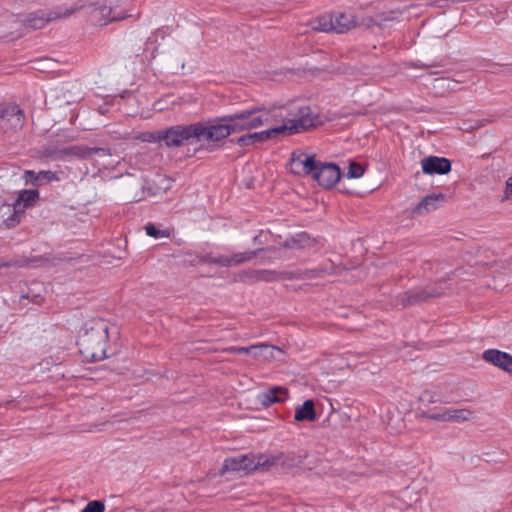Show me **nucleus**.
I'll return each mask as SVG.
<instances>
[{
	"label": "nucleus",
	"instance_id": "nucleus-1",
	"mask_svg": "<svg viewBox=\"0 0 512 512\" xmlns=\"http://www.w3.org/2000/svg\"><path fill=\"white\" fill-rule=\"evenodd\" d=\"M319 122L318 117L313 115L309 106H301L292 118H284L282 125L251 134L255 144H257L270 139H277L280 136L299 133L316 126Z\"/></svg>",
	"mask_w": 512,
	"mask_h": 512
},
{
	"label": "nucleus",
	"instance_id": "nucleus-2",
	"mask_svg": "<svg viewBox=\"0 0 512 512\" xmlns=\"http://www.w3.org/2000/svg\"><path fill=\"white\" fill-rule=\"evenodd\" d=\"M281 462V465L294 466L301 463V460L296 458H286L281 454L279 456L267 457L265 455L255 456L254 454H245L236 457H230L225 459L221 473L226 472H238L248 474L251 471L262 469L268 470L270 467L277 465Z\"/></svg>",
	"mask_w": 512,
	"mask_h": 512
},
{
	"label": "nucleus",
	"instance_id": "nucleus-3",
	"mask_svg": "<svg viewBox=\"0 0 512 512\" xmlns=\"http://www.w3.org/2000/svg\"><path fill=\"white\" fill-rule=\"evenodd\" d=\"M278 111L279 108L266 109L262 107H252L225 115L223 116V120L230 122L231 126L235 125V127H237L235 133H240L276 121L278 117H282V114L278 113Z\"/></svg>",
	"mask_w": 512,
	"mask_h": 512
},
{
	"label": "nucleus",
	"instance_id": "nucleus-4",
	"mask_svg": "<svg viewBox=\"0 0 512 512\" xmlns=\"http://www.w3.org/2000/svg\"><path fill=\"white\" fill-rule=\"evenodd\" d=\"M107 339L108 326L104 322L96 323L79 337V351L86 360H102L106 357Z\"/></svg>",
	"mask_w": 512,
	"mask_h": 512
},
{
	"label": "nucleus",
	"instance_id": "nucleus-5",
	"mask_svg": "<svg viewBox=\"0 0 512 512\" xmlns=\"http://www.w3.org/2000/svg\"><path fill=\"white\" fill-rule=\"evenodd\" d=\"M86 2L80 0V3H76L70 7L59 6L49 12L45 11H37L29 14L28 16H18L17 21L22 23L25 27L31 29H42L45 25L51 21H55L58 19H65L70 17L75 12L80 9L86 7Z\"/></svg>",
	"mask_w": 512,
	"mask_h": 512
},
{
	"label": "nucleus",
	"instance_id": "nucleus-6",
	"mask_svg": "<svg viewBox=\"0 0 512 512\" xmlns=\"http://www.w3.org/2000/svg\"><path fill=\"white\" fill-rule=\"evenodd\" d=\"M197 141L205 139L211 142L221 141L228 136L235 134L237 127L231 126L230 122H225L222 117L209 119L205 122H195Z\"/></svg>",
	"mask_w": 512,
	"mask_h": 512
},
{
	"label": "nucleus",
	"instance_id": "nucleus-7",
	"mask_svg": "<svg viewBox=\"0 0 512 512\" xmlns=\"http://www.w3.org/2000/svg\"><path fill=\"white\" fill-rule=\"evenodd\" d=\"M195 123L173 125L162 129V146L173 149L192 145L197 141Z\"/></svg>",
	"mask_w": 512,
	"mask_h": 512
},
{
	"label": "nucleus",
	"instance_id": "nucleus-8",
	"mask_svg": "<svg viewBox=\"0 0 512 512\" xmlns=\"http://www.w3.org/2000/svg\"><path fill=\"white\" fill-rule=\"evenodd\" d=\"M109 5L106 3H89L90 8L89 16L90 20L98 25H106L113 21H119L127 18L129 15L122 9H119V5L116 2L119 0H108Z\"/></svg>",
	"mask_w": 512,
	"mask_h": 512
},
{
	"label": "nucleus",
	"instance_id": "nucleus-9",
	"mask_svg": "<svg viewBox=\"0 0 512 512\" xmlns=\"http://www.w3.org/2000/svg\"><path fill=\"white\" fill-rule=\"evenodd\" d=\"M25 122L23 110L17 104H0V129L5 134H13L22 129Z\"/></svg>",
	"mask_w": 512,
	"mask_h": 512
},
{
	"label": "nucleus",
	"instance_id": "nucleus-10",
	"mask_svg": "<svg viewBox=\"0 0 512 512\" xmlns=\"http://www.w3.org/2000/svg\"><path fill=\"white\" fill-rule=\"evenodd\" d=\"M441 291L436 287L427 286L425 288H416L400 293L396 296L397 304L403 308L414 306L427 301L430 298L439 297Z\"/></svg>",
	"mask_w": 512,
	"mask_h": 512
},
{
	"label": "nucleus",
	"instance_id": "nucleus-11",
	"mask_svg": "<svg viewBox=\"0 0 512 512\" xmlns=\"http://www.w3.org/2000/svg\"><path fill=\"white\" fill-rule=\"evenodd\" d=\"M317 183L326 188H332L341 178L340 168L334 163L318 161L311 176Z\"/></svg>",
	"mask_w": 512,
	"mask_h": 512
},
{
	"label": "nucleus",
	"instance_id": "nucleus-12",
	"mask_svg": "<svg viewBox=\"0 0 512 512\" xmlns=\"http://www.w3.org/2000/svg\"><path fill=\"white\" fill-rule=\"evenodd\" d=\"M442 397L437 392L426 389L418 397L417 413L424 418L437 420L439 407H431L432 404L441 403Z\"/></svg>",
	"mask_w": 512,
	"mask_h": 512
},
{
	"label": "nucleus",
	"instance_id": "nucleus-13",
	"mask_svg": "<svg viewBox=\"0 0 512 512\" xmlns=\"http://www.w3.org/2000/svg\"><path fill=\"white\" fill-rule=\"evenodd\" d=\"M318 161L314 156L307 155L303 152H293L290 162V171L296 175L312 176Z\"/></svg>",
	"mask_w": 512,
	"mask_h": 512
},
{
	"label": "nucleus",
	"instance_id": "nucleus-14",
	"mask_svg": "<svg viewBox=\"0 0 512 512\" xmlns=\"http://www.w3.org/2000/svg\"><path fill=\"white\" fill-rule=\"evenodd\" d=\"M482 358L489 364L512 375V355L498 349H487L483 352Z\"/></svg>",
	"mask_w": 512,
	"mask_h": 512
},
{
	"label": "nucleus",
	"instance_id": "nucleus-15",
	"mask_svg": "<svg viewBox=\"0 0 512 512\" xmlns=\"http://www.w3.org/2000/svg\"><path fill=\"white\" fill-rule=\"evenodd\" d=\"M421 166L427 175H445L451 171V161L445 157L428 156L422 159Z\"/></svg>",
	"mask_w": 512,
	"mask_h": 512
},
{
	"label": "nucleus",
	"instance_id": "nucleus-16",
	"mask_svg": "<svg viewBox=\"0 0 512 512\" xmlns=\"http://www.w3.org/2000/svg\"><path fill=\"white\" fill-rule=\"evenodd\" d=\"M446 200V195L429 194L425 196L412 210L413 215H424L439 208Z\"/></svg>",
	"mask_w": 512,
	"mask_h": 512
},
{
	"label": "nucleus",
	"instance_id": "nucleus-17",
	"mask_svg": "<svg viewBox=\"0 0 512 512\" xmlns=\"http://www.w3.org/2000/svg\"><path fill=\"white\" fill-rule=\"evenodd\" d=\"M253 350V358L267 362L272 360L280 361L284 355V352L281 348L266 343L256 344Z\"/></svg>",
	"mask_w": 512,
	"mask_h": 512
},
{
	"label": "nucleus",
	"instance_id": "nucleus-18",
	"mask_svg": "<svg viewBox=\"0 0 512 512\" xmlns=\"http://www.w3.org/2000/svg\"><path fill=\"white\" fill-rule=\"evenodd\" d=\"M46 155L55 158H63L65 156H75L81 159H88L91 157L90 147L84 145H75L63 148L56 151L52 148L46 149Z\"/></svg>",
	"mask_w": 512,
	"mask_h": 512
},
{
	"label": "nucleus",
	"instance_id": "nucleus-19",
	"mask_svg": "<svg viewBox=\"0 0 512 512\" xmlns=\"http://www.w3.org/2000/svg\"><path fill=\"white\" fill-rule=\"evenodd\" d=\"M260 251H261V249H257V250H254V251H247V252H244V253H236L232 257L219 256V257H216V258H211V259H209L207 261L210 262V263L219 264V265L224 266V267H229V266H232V265H238V264H242L244 262L250 261L251 259L256 257V255Z\"/></svg>",
	"mask_w": 512,
	"mask_h": 512
},
{
	"label": "nucleus",
	"instance_id": "nucleus-20",
	"mask_svg": "<svg viewBox=\"0 0 512 512\" xmlns=\"http://www.w3.org/2000/svg\"><path fill=\"white\" fill-rule=\"evenodd\" d=\"M473 412L469 409H440L437 421L464 422L472 418Z\"/></svg>",
	"mask_w": 512,
	"mask_h": 512
},
{
	"label": "nucleus",
	"instance_id": "nucleus-21",
	"mask_svg": "<svg viewBox=\"0 0 512 512\" xmlns=\"http://www.w3.org/2000/svg\"><path fill=\"white\" fill-rule=\"evenodd\" d=\"M327 274H331V271L324 267H317L313 269H305V270H296V271H290L285 272L283 275L286 277V279H316V278H322Z\"/></svg>",
	"mask_w": 512,
	"mask_h": 512
},
{
	"label": "nucleus",
	"instance_id": "nucleus-22",
	"mask_svg": "<svg viewBox=\"0 0 512 512\" xmlns=\"http://www.w3.org/2000/svg\"><path fill=\"white\" fill-rule=\"evenodd\" d=\"M294 418L298 422H313L317 419L315 403L312 399H307L301 406L296 407Z\"/></svg>",
	"mask_w": 512,
	"mask_h": 512
},
{
	"label": "nucleus",
	"instance_id": "nucleus-23",
	"mask_svg": "<svg viewBox=\"0 0 512 512\" xmlns=\"http://www.w3.org/2000/svg\"><path fill=\"white\" fill-rule=\"evenodd\" d=\"M315 241L306 232L298 233L285 240L283 246L289 249H305L314 246Z\"/></svg>",
	"mask_w": 512,
	"mask_h": 512
},
{
	"label": "nucleus",
	"instance_id": "nucleus-24",
	"mask_svg": "<svg viewBox=\"0 0 512 512\" xmlns=\"http://www.w3.org/2000/svg\"><path fill=\"white\" fill-rule=\"evenodd\" d=\"M334 32L344 33L354 26V20L350 15L338 13L333 16Z\"/></svg>",
	"mask_w": 512,
	"mask_h": 512
},
{
	"label": "nucleus",
	"instance_id": "nucleus-25",
	"mask_svg": "<svg viewBox=\"0 0 512 512\" xmlns=\"http://www.w3.org/2000/svg\"><path fill=\"white\" fill-rule=\"evenodd\" d=\"M284 390L281 386H272L268 392L260 394L258 400L263 407H269L271 404L280 401L278 393Z\"/></svg>",
	"mask_w": 512,
	"mask_h": 512
},
{
	"label": "nucleus",
	"instance_id": "nucleus-26",
	"mask_svg": "<svg viewBox=\"0 0 512 512\" xmlns=\"http://www.w3.org/2000/svg\"><path fill=\"white\" fill-rule=\"evenodd\" d=\"M39 198L38 190H23L17 197L14 208L22 205L24 208L31 206Z\"/></svg>",
	"mask_w": 512,
	"mask_h": 512
},
{
	"label": "nucleus",
	"instance_id": "nucleus-27",
	"mask_svg": "<svg viewBox=\"0 0 512 512\" xmlns=\"http://www.w3.org/2000/svg\"><path fill=\"white\" fill-rule=\"evenodd\" d=\"M314 29L321 32H334L333 16H322L320 17Z\"/></svg>",
	"mask_w": 512,
	"mask_h": 512
},
{
	"label": "nucleus",
	"instance_id": "nucleus-28",
	"mask_svg": "<svg viewBox=\"0 0 512 512\" xmlns=\"http://www.w3.org/2000/svg\"><path fill=\"white\" fill-rule=\"evenodd\" d=\"M284 273L285 272L278 273L276 271L266 270V269L258 270L256 272L257 278L259 280H263V281H266V282L274 281V280H277L279 278L286 279V277L283 275Z\"/></svg>",
	"mask_w": 512,
	"mask_h": 512
},
{
	"label": "nucleus",
	"instance_id": "nucleus-29",
	"mask_svg": "<svg viewBox=\"0 0 512 512\" xmlns=\"http://www.w3.org/2000/svg\"><path fill=\"white\" fill-rule=\"evenodd\" d=\"M145 231L148 236L155 239L168 238L170 236V232L168 230H161L157 228L153 223L146 224Z\"/></svg>",
	"mask_w": 512,
	"mask_h": 512
},
{
	"label": "nucleus",
	"instance_id": "nucleus-30",
	"mask_svg": "<svg viewBox=\"0 0 512 512\" xmlns=\"http://www.w3.org/2000/svg\"><path fill=\"white\" fill-rule=\"evenodd\" d=\"M29 261L21 258H12L9 260L0 259V269L5 267H27Z\"/></svg>",
	"mask_w": 512,
	"mask_h": 512
},
{
	"label": "nucleus",
	"instance_id": "nucleus-31",
	"mask_svg": "<svg viewBox=\"0 0 512 512\" xmlns=\"http://www.w3.org/2000/svg\"><path fill=\"white\" fill-rule=\"evenodd\" d=\"M142 140L150 143H159L162 146V129L142 134Z\"/></svg>",
	"mask_w": 512,
	"mask_h": 512
},
{
	"label": "nucleus",
	"instance_id": "nucleus-32",
	"mask_svg": "<svg viewBox=\"0 0 512 512\" xmlns=\"http://www.w3.org/2000/svg\"><path fill=\"white\" fill-rule=\"evenodd\" d=\"M364 174V168L357 162H351L348 167V178H360Z\"/></svg>",
	"mask_w": 512,
	"mask_h": 512
},
{
	"label": "nucleus",
	"instance_id": "nucleus-33",
	"mask_svg": "<svg viewBox=\"0 0 512 512\" xmlns=\"http://www.w3.org/2000/svg\"><path fill=\"white\" fill-rule=\"evenodd\" d=\"M37 177L38 186L50 183L51 181L57 179L55 173L52 171H40L37 173Z\"/></svg>",
	"mask_w": 512,
	"mask_h": 512
},
{
	"label": "nucleus",
	"instance_id": "nucleus-34",
	"mask_svg": "<svg viewBox=\"0 0 512 512\" xmlns=\"http://www.w3.org/2000/svg\"><path fill=\"white\" fill-rule=\"evenodd\" d=\"M105 505L103 501L100 500H93L90 501L85 508L82 510V512H104Z\"/></svg>",
	"mask_w": 512,
	"mask_h": 512
},
{
	"label": "nucleus",
	"instance_id": "nucleus-35",
	"mask_svg": "<svg viewBox=\"0 0 512 512\" xmlns=\"http://www.w3.org/2000/svg\"><path fill=\"white\" fill-rule=\"evenodd\" d=\"M236 143L239 145V146H251V145H255V142L253 140V137H252V134H246V135H242L240 136Z\"/></svg>",
	"mask_w": 512,
	"mask_h": 512
},
{
	"label": "nucleus",
	"instance_id": "nucleus-36",
	"mask_svg": "<svg viewBox=\"0 0 512 512\" xmlns=\"http://www.w3.org/2000/svg\"><path fill=\"white\" fill-rule=\"evenodd\" d=\"M91 150V156L94 154H98L101 156H110L111 151L109 148H103V147H90Z\"/></svg>",
	"mask_w": 512,
	"mask_h": 512
},
{
	"label": "nucleus",
	"instance_id": "nucleus-37",
	"mask_svg": "<svg viewBox=\"0 0 512 512\" xmlns=\"http://www.w3.org/2000/svg\"><path fill=\"white\" fill-rule=\"evenodd\" d=\"M25 179H26V182H30L32 183L33 185H37L38 186V183H37V173L32 171V170H28L25 172Z\"/></svg>",
	"mask_w": 512,
	"mask_h": 512
},
{
	"label": "nucleus",
	"instance_id": "nucleus-38",
	"mask_svg": "<svg viewBox=\"0 0 512 512\" xmlns=\"http://www.w3.org/2000/svg\"><path fill=\"white\" fill-rule=\"evenodd\" d=\"M255 345H251L249 347H239L237 348V354H250L253 356Z\"/></svg>",
	"mask_w": 512,
	"mask_h": 512
},
{
	"label": "nucleus",
	"instance_id": "nucleus-39",
	"mask_svg": "<svg viewBox=\"0 0 512 512\" xmlns=\"http://www.w3.org/2000/svg\"><path fill=\"white\" fill-rule=\"evenodd\" d=\"M505 198L512 197V176L509 177L506 181V188H505Z\"/></svg>",
	"mask_w": 512,
	"mask_h": 512
},
{
	"label": "nucleus",
	"instance_id": "nucleus-40",
	"mask_svg": "<svg viewBox=\"0 0 512 512\" xmlns=\"http://www.w3.org/2000/svg\"><path fill=\"white\" fill-rule=\"evenodd\" d=\"M412 66L415 68H428V67H435L436 64H422L418 61L417 63H413Z\"/></svg>",
	"mask_w": 512,
	"mask_h": 512
},
{
	"label": "nucleus",
	"instance_id": "nucleus-41",
	"mask_svg": "<svg viewBox=\"0 0 512 512\" xmlns=\"http://www.w3.org/2000/svg\"><path fill=\"white\" fill-rule=\"evenodd\" d=\"M17 218H18V216H17V215H14V216H12V217L8 218V219H7V225H8V226H14V225H15V223H19V219H17Z\"/></svg>",
	"mask_w": 512,
	"mask_h": 512
},
{
	"label": "nucleus",
	"instance_id": "nucleus-42",
	"mask_svg": "<svg viewBox=\"0 0 512 512\" xmlns=\"http://www.w3.org/2000/svg\"><path fill=\"white\" fill-rule=\"evenodd\" d=\"M237 348H238V347H235V346H233V347H229V348L227 349V351H228L229 353L237 354Z\"/></svg>",
	"mask_w": 512,
	"mask_h": 512
},
{
	"label": "nucleus",
	"instance_id": "nucleus-43",
	"mask_svg": "<svg viewBox=\"0 0 512 512\" xmlns=\"http://www.w3.org/2000/svg\"><path fill=\"white\" fill-rule=\"evenodd\" d=\"M258 238H259V236H255L254 237V242H258Z\"/></svg>",
	"mask_w": 512,
	"mask_h": 512
},
{
	"label": "nucleus",
	"instance_id": "nucleus-44",
	"mask_svg": "<svg viewBox=\"0 0 512 512\" xmlns=\"http://www.w3.org/2000/svg\"><path fill=\"white\" fill-rule=\"evenodd\" d=\"M120 2H122V0H119V2H117L119 6H120Z\"/></svg>",
	"mask_w": 512,
	"mask_h": 512
}]
</instances>
